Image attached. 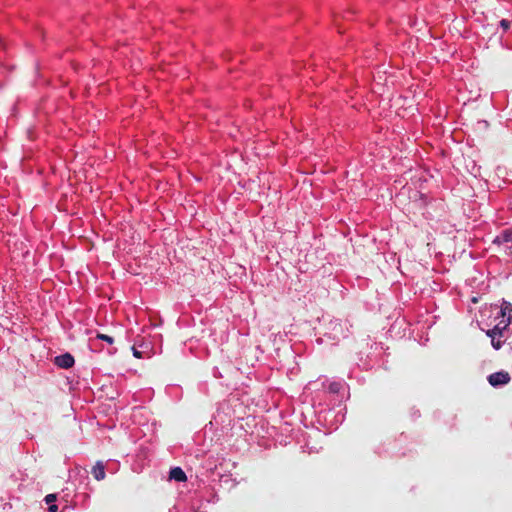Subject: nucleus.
I'll use <instances>...</instances> for the list:
<instances>
[{
  "mask_svg": "<svg viewBox=\"0 0 512 512\" xmlns=\"http://www.w3.org/2000/svg\"><path fill=\"white\" fill-rule=\"evenodd\" d=\"M500 26L503 30H508L510 28V22L506 19L500 21Z\"/></svg>",
  "mask_w": 512,
  "mask_h": 512,
  "instance_id": "1a4fd4ad",
  "label": "nucleus"
},
{
  "mask_svg": "<svg viewBox=\"0 0 512 512\" xmlns=\"http://www.w3.org/2000/svg\"><path fill=\"white\" fill-rule=\"evenodd\" d=\"M489 384L493 387L503 386L509 382V374L505 371L493 373L489 375Z\"/></svg>",
  "mask_w": 512,
  "mask_h": 512,
  "instance_id": "f257e3e1",
  "label": "nucleus"
},
{
  "mask_svg": "<svg viewBox=\"0 0 512 512\" xmlns=\"http://www.w3.org/2000/svg\"><path fill=\"white\" fill-rule=\"evenodd\" d=\"M54 365L61 369H70L73 366V356L70 353H64L54 357Z\"/></svg>",
  "mask_w": 512,
  "mask_h": 512,
  "instance_id": "f03ea898",
  "label": "nucleus"
},
{
  "mask_svg": "<svg viewBox=\"0 0 512 512\" xmlns=\"http://www.w3.org/2000/svg\"><path fill=\"white\" fill-rule=\"evenodd\" d=\"M47 512H57V506L55 504H49V508H47Z\"/></svg>",
  "mask_w": 512,
  "mask_h": 512,
  "instance_id": "f8f14e48",
  "label": "nucleus"
},
{
  "mask_svg": "<svg viewBox=\"0 0 512 512\" xmlns=\"http://www.w3.org/2000/svg\"><path fill=\"white\" fill-rule=\"evenodd\" d=\"M490 340H492V347H494V349H499L500 348V342L495 340V338H490Z\"/></svg>",
  "mask_w": 512,
  "mask_h": 512,
  "instance_id": "9b49d317",
  "label": "nucleus"
},
{
  "mask_svg": "<svg viewBox=\"0 0 512 512\" xmlns=\"http://www.w3.org/2000/svg\"><path fill=\"white\" fill-rule=\"evenodd\" d=\"M169 479L182 483L186 481V475L184 474L183 469L180 467H174L169 470Z\"/></svg>",
  "mask_w": 512,
  "mask_h": 512,
  "instance_id": "20e7f679",
  "label": "nucleus"
},
{
  "mask_svg": "<svg viewBox=\"0 0 512 512\" xmlns=\"http://www.w3.org/2000/svg\"><path fill=\"white\" fill-rule=\"evenodd\" d=\"M506 310H510L512 312V306L506 303V307L501 308V316H506Z\"/></svg>",
  "mask_w": 512,
  "mask_h": 512,
  "instance_id": "9d476101",
  "label": "nucleus"
},
{
  "mask_svg": "<svg viewBox=\"0 0 512 512\" xmlns=\"http://www.w3.org/2000/svg\"><path fill=\"white\" fill-rule=\"evenodd\" d=\"M92 476H93V479H95L97 481H101V480L105 479V466L103 465L102 462L99 461V462L95 463V465H93Z\"/></svg>",
  "mask_w": 512,
  "mask_h": 512,
  "instance_id": "7ed1b4c3",
  "label": "nucleus"
},
{
  "mask_svg": "<svg viewBox=\"0 0 512 512\" xmlns=\"http://www.w3.org/2000/svg\"><path fill=\"white\" fill-rule=\"evenodd\" d=\"M97 339L105 341L108 344L114 343V339L107 334L97 333Z\"/></svg>",
  "mask_w": 512,
  "mask_h": 512,
  "instance_id": "423d86ee",
  "label": "nucleus"
},
{
  "mask_svg": "<svg viewBox=\"0 0 512 512\" xmlns=\"http://www.w3.org/2000/svg\"><path fill=\"white\" fill-rule=\"evenodd\" d=\"M44 501H46V504L47 505H54V501H55V495L53 494H47L46 495V498H44Z\"/></svg>",
  "mask_w": 512,
  "mask_h": 512,
  "instance_id": "6e6552de",
  "label": "nucleus"
},
{
  "mask_svg": "<svg viewBox=\"0 0 512 512\" xmlns=\"http://www.w3.org/2000/svg\"><path fill=\"white\" fill-rule=\"evenodd\" d=\"M328 390H330V393L335 394L340 391V384L338 382H332V384L328 385Z\"/></svg>",
  "mask_w": 512,
  "mask_h": 512,
  "instance_id": "0eeeda50",
  "label": "nucleus"
},
{
  "mask_svg": "<svg viewBox=\"0 0 512 512\" xmlns=\"http://www.w3.org/2000/svg\"><path fill=\"white\" fill-rule=\"evenodd\" d=\"M504 323L503 326L496 325L491 330L487 331V336L490 337V339H495L497 337H500L502 335V331L506 329L507 324L509 323V320H506L501 322Z\"/></svg>",
  "mask_w": 512,
  "mask_h": 512,
  "instance_id": "39448f33",
  "label": "nucleus"
},
{
  "mask_svg": "<svg viewBox=\"0 0 512 512\" xmlns=\"http://www.w3.org/2000/svg\"><path fill=\"white\" fill-rule=\"evenodd\" d=\"M132 354H134V357L140 358V352L134 347H132Z\"/></svg>",
  "mask_w": 512,
  "mask_h": 512,
  "instance_id": "ddd939ff",
  "label": "nucleus"
}]
</instances>
